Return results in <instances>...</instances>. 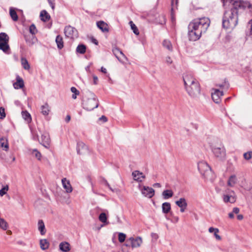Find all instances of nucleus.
<instances>
[{
    "label": "nucleus",
    "mask_w": 252,
    "mask_h": 252,
    "mask_svg": "<svg viewBox=\"0 0 252 252\" xmlns=\"http://www.w3.org/2000/svg\"><path fill=\"white\" fill-rule=\"evenodd\" d=\"M210 24V19L205 17L193 20L188 26L189 39L191 41L198 40L202 34L206 32Z\"/></svg>",
    "instance_id": "1"
},
{
    "label": "nucleus",
    "mask_w": 252,
    "mask_h": 252,
    "mask_svg": "<svg viewBox=\"0 0 252 252\" xmlns=\"http://www.w3.org/2000/svg\"><path fill=\"white\" fill-rule=\"evenodd\" d=\"M238 13L235 8L232 7L225 11L222 18V26L225 29H233L237 25Z\"/></svg>",
    "instance_id": "2"
},
{
    "label": "nucleus",
    "mask_w": 252,
    "mask_h": 252,
    "mask_svg": "<svg viewBox=\"0 0 252 252\" xmlns=\"http://www.w3.org/2000/svg\"><path fill=\"white\" fill-rule=\"evenodd\" d=\"M92 98H88L86 100H83L82 103L83 108L87 111H92L98 107V100L95 97V95L91 93Z\"/></svg>",
    "instance_id": "3"
},
{
    "label": "nucleus",
    "mask_w": 252,
    "mask_h": 252,
    "mask_svg": "<svg viewBox=\"0 0 252 252\" xmlns=\"http://www.w3.org/2000/svg\"><path fill=\"white\" fill-rule=\"evenodd\" d=\"M232 8H235L238 13L239 8H242L244 10L248 8L249 9V14L252 15V4L248 0H235L232 3Z\"/></svg>",
    "instance_id": "4"
},
{
    "label": "nucleus",
    "mask_w": 252,
    "mask_h": 252,
    "mask_svg": "<svg viewBox=\"0 0 252 252\" xmlns=\"http://www.w3.org/2000/svg\"><path fill=\"white\" fill-rule=\"evenodd\" d=\"M185 89L188 94L192 97H196L200 93V86L197 81L189 85Z\"/></svg>",
    "instance_id": "5"
},
{
    "label": "nucleus",
    "mask_w": 252,
    "mask_h": 252,
    "mask_svg": "<svg viewBox=\"0 0 252 252\" xmlns=\"http://www.w3.org/2000/svg\"><path fill=\"white\" fill-rule=\"evenodd\" d=\"M211 149L215 157L220 160H223L225 158L226 152L223 146L217 147L211 146Z\"/></svg>",
    "instance_id": "6"
},
{
    "label": "nucleus",
    "mask_w": 252,
    "mask_h": 252,
    "mask_svg": "<svg viewBox=\"0 0 252 252\" xmlns=\"http://www.w3.org/2000/svg\"><path fill=\"white\" fill-rule=\"evenodd\" d=\"M65 35L70 38H77L78 36L77 30L70 26H66L64 29Z\"/></svg>",
    "instance_id": "7"
},
{
    "label": "nucleus",
    "mask_w": 252,
    "mask_h": 252,
    "mask_svg": "<svg viewBox=\"0 0 252 252\" xmlns=\"http://www.w3.org/2000/svg\"><path fill=\"white\" fill-rule=\"evenodd\" d=\"M76 150L77 154L80 155H84L90 153V151L88 146L81 141L77 142Z\"/></svg>",
    "instance_id": "8"
},
{
    "label": "nucleus",
    "mask_w": 252,
    "mask_h": 252,
    "mask_svg": "<svg viewBox=\"0 0 252 252\" xmlns=\"http://www.w3.org/2000/svg\"><path fill=\"white\" fill-rule=\"evenodd\" d=\"M51 139L49 133L46 131L44 132L41 134V142L40 143L47 149H49L50 147Z\"/></svg>",
    "instance_id": "9"
},
{
    "label": "nucleus",
    "mask_w": 252,
    "mask_h": 252,
    "mask_svg": "<svg viewBox=\"0 0 252 252\" xmlns=\"http://www.w3.org/2000/svg\"><path fill=\"white\" fill-rule=\"evenodd\" d=\"M141 191L144 195L149 198H152L155 195V190L151 187L143 186Z\"/></svg>",
    "instance_id": "10"
},
{
    "label": "nucleus",
    "mask_w": 252,
    "mask_h": 252,
    "mask_svg": "<svg viewBox=\"0 0 252 252\" xmlns=\"http://www.w3.org/2000/svg\"><path fill=\"white\" fill-rule=\"evenodd\" d=\"M223 95L222 91L218 89H215L214 92L212 93V98L216 103H219L220 102V97Z\"/></svg>",
    "instance_id": "11"
},
{
    "label": "nucleus",
    "mask_w": 252,
    "mask_h": 252,
    "mask_svg": "<svg viewBox=\"0 0 252 252\" xmlns=\"http://www.w3.org/2000/svg\"><path fill=\"white\" fill-rule=\"evenodd\" d=\"M183 78L185 88L197 81L191 74L185 75Z\"/></svg>",
    "instance_id": "12"
},
{
    "label": "nucleus",
    "mask_w": 252,
    "mask_h": 252,
    "mask_svg": "<svg viewBox=\"0 0 252 252\" xmlns=\"http://www.w3.org/2000/svg\"><path fill=\"white\" fill-rule=\"evenodd\" d=\"M132 176H133V179L138 182H142L143 179L145 178V176L142 172H140L138 170H135L132 172Z\"/></svg>",
    "instance_id": "13"
},
{
    "label": "nucleus",
    "mask_w": 252,
    "mask_h": 252,
    "mask_svg": "<svg viewBox=\"0 0 252 252\" xmlns=\"http://www.w3.org/2000/svg\"><path fill=\"white\" fill-rule=\"evenodd\" d=\"M97 28L103 32H108L109 28L108 25L103 21H99L96 22Z\"/></svg>",
    "instance_id": "14"
},
{
    "label": "nucleus",
    "mask_w": 252,
    "mask_h": 252,
    "mask_svg": "<svg viewBox=\"0 0 252 252\" xmlns=\"http://www.w3.org/2000/svg\"><path fill=\"white\" fill-rule=\"evenodd\" d=\"M24 38L25 39L26 43L29 46H32L37 41V38H36L35 35L25 34Z\"/></svg>",
    "instance_id": "15"
},
{
    "label": "nucleus",
    "mask_w": 252,
    "mask_h": 252,
    "mask_svg": "<svg viewBox=\"0 0 252 252\" xmlns=\"http://www.w3.org/2000/svg\"><path fill=\"white\" fill-rule=\"evenodd\" d=\"M16 81L13 84L14 88L15 89H22L24 87V82L23 79L20 77L18 75H17L16 77Z\"/></svg>",
    "instance_id": "16"
},
{
    "label": "nucleus",
    "mask_w": 252,
    "mask_h": 252,
    "mask_svg": "<svg viewBox=\"0 0 252 252\" xmlns=\"http://www.w3.org/2000/svg\"><path fill=\"white\" fill-rule=\"evenodd\" d=\"M129 240L131 241L132 248L139 247L142 243V240L140 237H137L136 238L130 237Z\"/></svg>",
    "instance_id": "17"
},
{
    "label": "nucleus",
    "mask_w": 252,
    "mask_h": 252,
    "mask_svg": "<svg viewBox=\"0 0 252 252\" xmlns=\"http://www.w3.org/2000/svg\"><path fill=\"white\" fill-rule=\"evenodd\" d=\"M198 169L201 174H205L208 169L211 170V167L205 162H200L198 164Z\"/></svg>",
    "instance_id": "18"
},
{
    "label": "nucleus",
    "mask_w": 252,
    "mask_h": 252,
    "mask_svg": "<svg viewBox=\"0 0 252 252\" xmlns=\"http://www.w3.org/2000/svg\"><path fill=\"white\" fill-rule=\"evenodd\" d=\"M41 113L43 115L47 116L49 115L51 109L47 102L45 103L44 105L41 106Z\"/></svg>",
    "instance_id": "19"
},
{
    "label": "nucleus",
    "mask_w": 252,
    "mask_h": 252,
    "mask_svg": "<svg viewBox=\"0 0 252 252\" xmlns=\"http://www.w3.org/2000/svg\"><path fill=\"white\" fill-rule=\"evenodd\" d=\"M59 248L63 252H68L70 250V244L67 242H61L59 245Z\"/></svg>",
    "instance_id": "20"
},
{
    "label": "nucleus",
    "mask_w": 252,
    "mask_h": 252,
    "mask_svg": "<svg viewBox=\"0 0 252 252\" xmlns=\"http://www.w3.org/2000/svg\"><path fill=\"white\" fill-rule=\"evenodd\" d=\"M0 50L6 54H9L10 49L8 45V42H0Z\"/></svg>",
    "instance_id": "21"
},
{
    "label": "nucleus",
    "mask_w": 252,
    "mask_h": 252,
    "mask_svg": "<svg viewBox=\"0 0 252 252\" xmlns=\"http://www.w3.org/2000/svg\"><path fill=\"white\" fill-rule=\"evenodd\" d=\"M40 17L41 20L44 22L49 21L51 18L50 15L45 10H43L40 12Z\"/></svg>",
    "instance_id": "22"
},
{
    "label": "nucleus",
    "mask_w": 252,
    "mask_h": 252,
    "mask_svg": "<svg viewBox=\"0 0 252 252\" xmlns=\"http://www.w3.org/2000/svg\"><path fill=\"white\" fill-rule=\"evenodd\" d=\"M38 229L40 231V233L41 235H44L46 232L44 223L42 220H39L38 221Z\"/></svg>",
    "instance_id": "23"
},
{
    "label": "nucleus",
    "mask_w": 252,
    "mask_h": 252,
    "mask_svg": "<svg viewBox=\"0 0 252 252\" xmlns=\"http://www.w3.org/2000/svg\"><path fill=\"white\" fill-rule=\"evenodd\" d=\"M62 182L63 187L65 189L66 191L68 193L71 192L72 191V189L69 182L67 181L65 178L63 179Z\"/></svg>",
    "instance_id": "24"
},
{
    "label": "nucleus",
    "mask_w": 252,
    "mask_h": 252,
    "mask_svg": "<svg viewBox=\"0 0 252 252\" xmlns=\"http://www.w3.org/2000/svg\"><path fill=\"white\" fill-rule=\"evenodd\" d=\"M162 212L163 214H167L170 212L171 208L169 202H164L162 204Z\"/></svg>",
    "instance_id": "25"
},
{
    "label": "nucleus",
    "mask_w": 252,
    "mask_h": 252,
    "mask_svg": "<svg viewBox=\"0 0 252 252\" xmlns=\"http://www.w3.org/2000/svg\"><path fill=\"white\" fill-rule=\"evenodd\" d=\"M56 42L57 47L59 50H61L64 46V42L63 37L61 35H58L56 38Z\"/></svg>",
    "instance_id": "26"
},
{
    "label": "nucleus",
    "mask_w": 252,
    "mask_h": 252,
    "mask_svg": "<svg viewBox=\"0 0 252 252\" xmlns=\"http://www.w3.org/2000/svg\"><path fill=\"white\" fill-rule=\"evenodd\" d=\"M174 193L171 189L164 190L162 193V195L164 199H168L171 198L173 196Z\"/></svg>",
    "instance_id": "27"
},
{
    "label": "nucleus",
    "mask_w": 252,
    "mask_h": 252,
    "mask_svg": "<svg viewBox=\"0 0 252 252\" xmlns=\"http://www.w3.org/2000/svg\"><path fill=\"white\" fill-rule=\"evenodd\" d=\"M86 49L87 47L85 44H79L76 49V53L84 54L86 53Z\"/></svg>",
    "instance_id": "28"
},
{
    "label": "nucleus",
    "mask_w": 252,
    "mask_h": 252,
    "mask_svg": "<svg viewBox=\"0 0 252 252\" xmlns=\"http://www.w3.org/2000/svg\"><path fill=\"white\" fill-rule=\"evenodd\" d=\"M50 244L47 239H41L40 240V248L42 250H45L49 248Z\"/></svg>",
    "instance_id": "29"
},
{
    "label": "nucleus",
    "mask_w": 252,
    "mask_h": 252,
    "mask_svg": "<svg viewBox=\"0 0 252 252\" xmlns=\"http://www.w3.org/2000/svg\"><path fill=\"white\" fill-rule=\"evenodd\" d=\"M237 178L236 175H231L227 181V185L228 186L232 187L234 186V185L237 182Z\"/></svg>",
    "instance_id": "30"
},
{
    "label": "nucleus",
    "mask_w": 252,
    "mask_h": 252,
    "mask_svg": "<svg viewBox=\"0 0 252 252\" xmlns=\"http://www.w3.org/2000/svg\"><path fill=\"white\" fill-rule=\"evenodd\" d=\"M176 204L179 207H187L188 204L185 198H180L179 200L175 202Z\"/></svg>",
    "instance_id": "31"
},
{
    "label": "nucleus",
    "mask_w": 252,
    "mask_h": 252,
    "mask_svg": "<svg viewBox=\"0 0 252 252\" xmlns=\"http://www.w3.org/2000/svg\"><path fill=\"white\" fill-rule=\"evenodd\" d=\"M9 14L14 21H17L18 20V16L15 9L10 7L9 9Z\"/></svg>",
    "instance_id": "32"
},
{
    "label": "nucleus",
    "mask_w": 252,
    "mask_h": 252,
    "mask_svg": "<svg viewBox=\"0 0 252 252\" xmlns=\"http://www.w3.org/2000/svg\"><path fill=\"white\" fill-rule=\"evenodd\" d=\"M112 51H113V54L115 56V57L118 59V60L119 61H120V60L119 57L118 56V54H120V55H121L123 57L126 58L125 54L122 52V51L120 50V49L118 47L114 48L112 50Z\"/></svg>",
    "instance_id": "33"
},
{
    "label": "nucleus",
    "mask_w": 252,
    "mask_h": 252,
    "mask_svg": "<svg viewBox=\"0 0 252 252\" xmlns=\"http://www.w3.org/2000/svg\"><path fill=\"white\" fill-rule=\"evenodd\" d=\"M31 132L32 135V139L34 141L39 142V136L36 130L32 127H30Z\"/></svg>",
    "instance_id": "34"
},
{
    "label": "nucleus",
    "mask_w": 252,
    "mask_h": 252,
    "mask_svg": "<svg viewBox=\"0 0 252 252\" xmlns=\"http://www.w3.org/2000/svg\"><path fill=\"white\" fill-rule=\"evenodd\" d=\"M22 115L23 118L26 120L28 123H31L32 121V117L31 114L27 111H23L22 112Z\"/></svg>",
    "instance_id": "35"
},
{
    "label": "nucleus",
    "mask_w": 252,
    "mask_h": 252,
    "mask_svg": "<svg viewBox=\"0 0 252 252\" xmlns=\"http://www.w3.org/2000/svg\"><path fill=\"white\" fill-rule=\"evenodd\" d=\"M162 45L169 51H171L173 50L172 45L169 40L164 39L162 42Z\"/></svg>",
    "instance_id": "36"
},
{
    "label": "nucleus",
    "mask_w": 252,
    "mask_h": 252,
    "mask_svg": "<svg viewBox=\"0 0 252 252\" xmlns=\"http://www.w3.org/2000/svg\"><path fill=\"white\" fill-rule=\"evenodd\" d=\"M0 144L1 147L3 148V150H4L5 151H8V150L9 149V145H8V143L7 142V140H6L5 142V140L4 139V138H1L0 139Z\"/></svg>",
    "instance_id": "37"
},
{
    "label": "nucleus",
    "mask_w": 252,
    "mask_h": 252,
    "mask_svg": "<svg viewBox=\"0 0 252 252\" xmlns=\"http://www.w3.org/2000/svg\"><path fill=\"white\" fill-rule=\"evenodd\" d=\"M21 60L22 67L26 70H29L30 68V65L26 58L22 57Z\"/></svg>",
    "instance_id": "38"
},
{
    "label": "nucleus",
    "mask_w": 252,
    "mask_h": 252,
    "mask_svg": "<svg viewBox=\"0 0 252 252\" xmlns=\"http://www.w3.org/2000/svg\"><path fill=\"white\" fill-rule=\"evenodd\" d=\"M0 228L3 230H6L8 228L7 222L2 218H0Z\"/></svg>",
    "instance_id": "39"
},
{
    "label": "nucleus",
    "mask_w": 252,
    "mask_h": 252,
    "mask_svg": "<svg viewBox=\"0 0 252 252\" xmlns=\"http://www.w3.org/2000/svg\"><path fill=\"white\" fill-rule=\"evenodd\" d=\"M223 201L225 203H233L235 202V200L233 197H232L231 195H224L223 197Z\"/></svg>",
    "instance_id": "40"
},
{
    "label": "nucleus",
    "mask_w": 252,
    "mask_h": 252,
    "mask_svg": "<svg viewBox=\"0 0 252 252\" xmlns=\"http://www.w3.org/2000/svg\"><path fill=\"white\" fill-rule=\"evenodd\" d=\"M9 42V37L5 32L0 33V42Z\"/></svg>",
    "instance_id": "41"
},
{
    "label": "nucleus",
    "mask_w": 252,
    "mask_h": 252,
    "mask_svg": "<svg viewBox=\"0 0 252 252\" xmlns=\"http://www.w3.org/2000/svg\"><path fill=\"white\" fill-rule=\"evenodd\" d=\"M217 86L227 90L229 88V83L226 79H225L222 84H217Z\"/></svg>",
    "instance_id": "42"
},
{
    "label": "nucleus",
    "mask_w": 252,
    "mask_h": 252,
    "mask_svg": "<svg viewBox=\"0 0 252 252\" xmlns=\"http://www.w3.org/2000/svg\"><path fill=\"white\" fill-rule=\"evenodd\" d=\"M29 32L31 35H35L37 32V30L34 24H32L29 27Z\"/></svg>",
    "instance_id": "43"
},
{
    "label": "nucleus",
    "mask_w": 252,
    "mask_h": 252,
    "mask_svg": "<svg viewBox=\"0 0 252 252\" xmlns=\"http://www.w3.org/2000/svg\"><path fill=\"white\" fill-rule=\"evenodd\" d=\"M99 220L103 223H106L107 222V216L105 213H101L100 214L98 217Z\"/></svg>",
    "instance_id": "44"
},
{
    "label": "nucleus",
    "mask_w": 252,
    "mask_h": 252,
    "mask_svg": "<svg viewBox=\"0 0 252 252\" xmlns=\"http://www.w3.org/2000/svg\"><path fill=\"white\" fill-rule=\"evenodd\" d=\"M8 189L9 186L8 185H6L5 186H3L2 189H0V196H3L4 195H5Z\"/></svg>",
    "instance_id": "45"
},
{
    "label": "nucleus",
    "mask_w": 252,
    "mask_h": 252,
    "mask_svg": "<svg viewBox=\"0 0 252 252\" xmlns=\"http://www.w3.org/2000/svg\"><path fill=\"white\" fill-rule=\"evenodd\" d=\"M126 235L125 233L120 232L118 234V240L120 243H123L126 240Z\"/></svg>",
    "instance_id": "46"
},
{
    "label": "nucleus",
    "mask_w": 252,
    "mask_h": 252,
    "mask_svg": "<svg viewBox=\"0 0 252 252\" xmlns=\"http://www.w3.org/2000/svg\"><path fill=\"white\" fill-rule=\"evenodd\" d=\"M32 154L34 155V157L38 160H40L41 158V154L37 149H35L32 150Z\"/></svg>",
    "instance_id": "47"
},
{
    "label": "nucleus",
    "mask_w": 252,
    "mask_h": 252,
    "mask_svg": "<svg viewBox=\"0 0 252 252\" xmlns=\"http://www.w3.org/2000/svg\"><path fill=\"white\" fill-rule=\"evenodd\" d=\"M6 116L5 109L3 107H0V119H3Z\"/></svg>",
    "instance_id": "48"
},
{
    "label": "nucleus",
    "mask_w": 252,
    "mask_h": 252,
    "mask_svg": "<svg viewBox=\"0 0 252 252\" xmlns=\"http://www.w3.org/2000/svg\"><path fill=\"white\" fill-rule=\"evenodd\" d=\"M243 156L245 159L249 160L252 157V151L245 153Z\"/></svg>",
    "instance_id": "49"
},
{
    "label": "nucleus",
    "mask_w": 252,
    "mask_h": 252,
    "mask_svg": "<svg viewBox=\"0 0 252 252\" xmlns=\"http://www.w3.org/2000/svg\"><path fill=\"white\" fill-rule=\"evenodd\" d=\"M131 29L135 35H138L139 34V30L135 25H133L131 26Z\"/></svg>",
    "instance_id": "50"
},
{
    "label": "nucleus",
    "mask_w": 252,
    "mask_h": 252,
    "mask_svg": "<svg viewBox=\"0 0 252 252\" xmlns=\"http://www.w3.org/2000/svg\"><path fill=\"white\" fill-rule=\"evenodd\" d=\"M171 0V5L172 7L171 8V13H172V12L173 11V7L174 6V2L175 3V6L176 7L177 6L178 4V1L179 0Z\"/></svg>",
    "instance_id": "51"
},
{
    "label": "nucleus",
    "mask_w": 252,
    "mask_h": 252,
    "mask_svg": "<svg viewBox=\"0 0 252 252\" xmlns=\"http://www.w3.org/2000/svg\"><path fill=\"white\" fill-rule=\"evenodd\" d=\"M70 90L72 93L75 94L79 95L80 94L79 91L74 87H72L70 89Z\"/></svg>",
    "instance_id": "52"
},
{
    "label": "nucleus",
    "mask_w": 252,
    "mask_h": 252,
    "mask_svg": "<svg viewBox=\"0 0 252 252\" xmlns=\"http://www.w3.org/2000/svg\"><path fill=\"white\" fill-rule=\"evenodd\" d=\"M219 229L211 227L209 228V232L210 233H213V232H219Z\"/></svg>",
    "instance_id": "53"
},
{
    "label": "nucleus",
    "mask_w": 252,
    "mask_h": 252,
    "mask_svg": "<svg viewBox=\"0 0 252 252\" xmlns=\"http://www.w3.org/2000/svg\"><path fill=\"white\" fill-rule=\"evenodd\" d=\"M124 246H125L127 247H132V244H131V241L129 240V238L126 240V243L124 244Z\"/></svg>",
    "instance_id": "54"
},
{
    "label": "nucleus",
    "mask_w": 252,
    "mask_h": 252,
    "mask_svg": "<svg viewBox=\"0 0 252 252\" xmlns=\"http://www.w3.org/2000/svg\"><path fill=\"white\" fill-rule=\"evenodd\" d=\"M93 78L94 84L97 85L98 84V81L97 77L95 75H93Z\"/></svg>",
    "instance_id": "55"
},
{
    "label": "nucleus",
    "mask_w": 252,
    "mask_h": 252,
    "mask_svg": "<svg viewBox=\"0 0 252 252\" xmlns=\"http://www.w3.org/2000/svg\"><path fill=\"white\" fill-rule=\"evenodd\" d=\"M48 1L49 2L50 5L51 6L52 9L53 10H54L55 9V4L54 2V0H48Z\"/></svg>",
    "instance_id": "56"
},
{
    "label": "nucleus",
    "mask_w": 252,
    "mask_h": 252,
    "mask_svg": "<svg viewBox=\"0 0 252 252\" xmlns=\"http://www.w3.org/2000/svg\"><path fill=\"white\" fill-rule=\"evenodd\" d=\"M159 17L161 18L162 20L161 21V22H159V24L160 25L165 24L166 23V20H165V16L163 15H161V16H159Z\"/></svg>",
    "instance_id": "57"
},
{
    "label": "nucleus",
    "mask_w": 252,
    "mask_h": 252,
    "mask_svg": "<svg viewBox=\"0 0 252 252\" xmlns=\"http://www.w3.org/2000/svg\"><path fill=\"white\" fill-rule=\"evenodd\" d=\"M99 120L100 121H102L103 123H105L108 121L107 118L104 115H102L101 117H100Z\"/></svg>",
    "instance_id": "58"
},
{
    "label": "nucleus",
    "mask_w": 252,
    "mask_h": 252,
    "mask_svg": "<svg viewBox=\"0 0 252 252\" xmlns=\"http://www.w3.org/2000/svg\"><path fill=\"white\" fill-rule=\"evenodd\" d=\"M239 211V208H238V207H234L233 209L232 212L235 214H238Z\"/></svg>",
    "instance_id": "59"
},
{
    "label": "nucleus",
    "mask_w": 252,
    "mask_h": 252,
    "mask_svg": "<svg viewBox=\"0 0 252 252\" xmlns=\"http://www.w3.org/2000/svg\"><path fill=\"white\" fill-rule=\"evenodd\" d=\"M92 42L94 43L95 45H97L98 44V41L94 38V37H92L91 39Z\"/></svg>",
    "instance_id": "60"
},
{
    "label": "nucleus",
    "mask_w": 252,
    "mask_h": 252,
    "mask_svg": "<svg viewBox=\"0 0 252 252\" xmlns=\"http://www.w3.org/2000/svg\"><path fill=\"white\" fill-rule=\"evenodd\" d=\"M218 232H214V236H215V238H216L217 240H221V238L220 236L219 235H218Z\"/></svg>",
    "instance_id": "61"
},
{
    "label": "nucleus",
    "mask_w": 252,
    "mask_h": 252,
    "mask_svg": "<svg viewBox=\"0 0 252 252\" xmlns=\"http://www.w3.org/2000/svg\"><path fill=\"white\" fill-rule=\"evenodd\" d=\"M243 215L242 214H239L237 216V218L238 220H242L243 219Z\"/></svg>",
    "instance_id": "62"
},
{
    "label": "nucleus",
    "mask_w": 252,
    "mask_h": 252,
    "mask_svg": "<svg viewBox=\"0 0 252 252\" xmlns=\"http://www.w3.org/2000/svg\"><path fill=\"white\" fill-rule=\"evenodd\" d=\"M103 182L104 183V185L107 186L108 188L110 187V185L108 183V182L106 180H105V179H103Z\"/></svg>",
    "instance_id": "63"
},
{
    "label": "nucleus",
    "mask_w": 252,
    "mask_h": 252,
    "mask_svg": "<svg viewBox=\"0 0 252 252\" xmlns=\"http://www.w3.org/2000/svg\"><path fill=\"white\" fill-rule=\"evenodd\" d=\"M70 118H71V117H70V115H67L66 117V118H65L66 122V123L69 122V121L70 120Z\"/></svg>",
    "instance_id": "64"
}]
</instances>
